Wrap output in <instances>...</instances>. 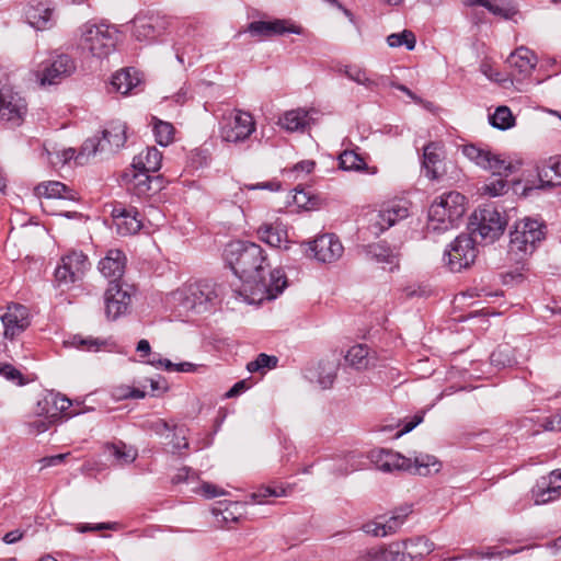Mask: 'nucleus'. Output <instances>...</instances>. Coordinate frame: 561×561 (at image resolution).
I'll return each mask as SVG.
<instances>
[{"instance_id": "f257e3e1", "label": "nucleus", "mask_w": 561, "mask_h": 561, "mask_svg": "<svg viewBox=\"0 0 561 561\" xmlns=\"http://www.w3.org/2000/svg\"><path fill=\"white\" fill-rule=\"evenodd\" d=\"M224 256L242 282L239 288L233 289L236 299L249 305L261 304L275 299L287 286L286 275L279 268L265 276L268 263L263 249L256 243L231 241L226 245Z\"/></svg>"}, {"instance_id": "f03ea898", "label": "nucleus", "mask_w": 561, "mask_h": 561, "mask_svg": "<svg viewBox=\"0 0 561 561\" xmlns=\"http://www.w3.org/2000/svg\"><path fill=\"white\" fill-rule=\"evenodd\" d=\"M462 153L478 167L500 176L499 179H494L484 184L482 188L484 194L491 197H496L508 192L510 184L505 179H503V176H508L514 173L518 168L517 164H514L502 154H497L473 144L465 145L462 147Z\"/></svg>"}, {"instance_id": "7ed1b4c3", "label": "nucleus", "mask_w": 561, "mask_h": 561, "mask_svg": "<svg viewBox=\"0 0 561 561\" xmlns=\"http://www.w3.org/2000/svg\"><path fill=\"white\" fill-rule=\"evenodd\" d=\"M546 234L547 226L539 219L526 217L517 221L510 233L508 260L517 265L524 264L546 239Z\"/></svg>"}, {"instance_id": "20e7f679", "label": "nucleus", "mask_w": 561, "mask_h": 561, "mask_svg": "<svg viewBox=\"0 0 561 561\" xmlns=\"http://www.w3.org/2000/svg\"><path fill=\"white\" fill-rule=\"evenodd\" d=\"M465 201L462 194L454 191L437 197L428 209L427 229L440 233L456 227L466 211Z\"/></svg>"}, {"instance_id": "39448f33", "label": "nucleus", "mask_w": 561, "mask_h": 561, "mask_svg": "<svg viewBox=\"0 0 561 561\" xmlns=\"http://www.w3.org/2000/svg\"><path fill=\"white\" fill-rule=\"evenodd\" d=\"M79 47L93 57L105 58L114 51L117 30L105 22H87L80 27Z\"/></svg>"}, {"instance_id": "423d86ee", "label": "nucleus", "mask_w": 561, "mask_h": 561, "mask_svg": "<svg viewBox=\"0 0 561 561\" xmlns=\"http://www.w3.org/2000/svg\"><path fill=\"white\" fill-rule=\"evenodd\" d=\"M370 462L375 465L378 470L383 472L410 471L420 476H427L431 470L430 467L436 465V460L430 455H417L413 461L392 450H373L370 453Z\"/></svg>"}, {"instance_id": "0eeeda50", "label": "nucleus", "mask_w": 561, "mask_h": 561, "mask_svg": "<svg viewBox=\"0 0 561 561\" xmlns=\"http://www.w3.org/2000/svg\"><path fill=\"white\" fill-rule=\"evenodd\" d=\"M172 301L184 311L205 312L217 299L213 285L195 283L185 285L171 294Z\"/></svg>"}, {"instance_id": "6e6552de", "label": "nucleus", "mask_w": 561, "mask_h": 561, "mask_svg": "<svg viewBox=\"0 0 561 561\" xmlns=\"http://www.w3.org/2000/svg\"><path fill=\"white\" fill-rule=\"evenodd\" d=\"M507 225L505 217L493 206L476 210L469 221L470 236L477 240L480 237L485 243L494 242Z\"/></svg>"}, {"instance_id": "1a4fd4ad", "label": "nucleus", "mask_w": 561, "mask_h": 561, "mask_svg": "<svg viewBox=\"0 0 561 561\" xmlns=\"http://www.w3.org/2000/svg\"><path fill=\"white\" fill-rule=\"evenodd\" d=\"M256 124L251 113L234 108L222 115L220 137L226 142L240 144L255 131Z\"/></svg>"}, {"instance_id": "9d476101", "label": "nucleus", "mask_w": 561, "mask_h": 561, "mask_svg": "<svg viewBox=\"0 0 561 561\" xmlns=\"http://www.w3.org/2000/svg\"><path fill=\"white\" fill-rule=\"evenodd\" d=\"M476 257V240L470 234L458 236L444 254V261L451 272H460L469 267Z\"/></svg>"}, {"instance_id": "9b49d317", "label": "nucleus", "mask_w": 561, "mask_h": 561, "mask_svg": "<svg viewBox=\"0 0 561 561\" xmlns=\"http://www.w3.org/2000/svg\"><path fill=\"white\" fill-rule=\"evenodd\" d=\"M242 33H249L252 37L262 41L287 33L300 35L304 33V28L294 24L290 20L274 19L271 21H253L244 30L239 31L237 36Z\"/></svg>"}, {"instance_id": "f8f14e48", "label": "nucleus", "mask_w": 561, "mask_h": 561, "mask_svg": "<svg viewBox=\"0 0 561 561\" xmlns=\"http://www.w3.org/2000/svg\"><path fill=\"white\" fill-rule=\"evenodd\" d=\"M26 112V102L20 93L9 85L0 87V121L19 126Z\"/></svg>"}, {"instance_id": "ddd939ff", "label": "nucleus", "mask_w": 561, "mask_h": 561, "mask_svg": "<svg viewBox=\"0 0 561 561\" xmlns=\"http://www.w3.org/2000/svg\"><path fill=\"white\" fill-rule=\"evenodd\" d=\"M408 216L409 207L405 201L390 202L379 211L370 214L369 229L378 236Z\"/></svg>"}, {"instance_id": "4468645a", "label": "nucleus", "mask_w": 561, "mask_h": 561, "mask_svg": "<svg viewBox=\"0 0 561 561\" xmlns=\"http://www.w3.org/2000/svg\"><path fill=\"white\" fill-rule=\"evenodd\" d=\"M90 266L88 256L82 252L72 251L62 256L61 264L55 271L56 280L60 285H69L80 280Z\"/></svg>"}, {"instance_id": "2eb2a0df", "label": "nucleus", "mask_w": 561, "mask_h": 561, "mask_svg": "<svg viewBox=\"0 0 561 561\" xmlns=\"http://www.w3.org/2000/svg\"><path fill=\"white\" fill-rule=\"evenodd\" d=\"M76 70L75 60L67 54H60L41 66L37 78L41 84H57Z\"/></svg>"}, {"instance_id": "dca6fc26", "label": "nucleus", "mask_w": 561, "mask_h": 561, "mask_svg": "<svg viewBox=\"0 0 561 561\" xmlns=\"http://www.w3.org/2000/svg\"><path fill=\"white\" fill-rule=\"evenodd\" d=\"M105 312L108 319L116 320L125 314L131 304L129 287L121 282H110L104 294Z\"/></svg>"}, {"instance_id": "f3484780", "label": "nucleus", "mask_w": 561, "mask_h": 561, "mask_svg": "<svg viewBox=\"0 0 561 561\" xmlns=\"http://www.w3.org/2000/svg\"><path fill=\"white\" fill-rule=\"evenodd\" d=\"M133 36L139 42H152L168 28L165 18L158 14H139L133 21Z\"/></svg>"}, {"instance_id": "a211bd4d", "label": "nucleus", "mask_w": 561, "mask_h": 561, "mask_svg": "<svg viewBox=\"0 0 561 561\" xmlns=\"http://www.w3.org/2000/svg\"><path fill=\"white\" fill-rule=\"evenodd\" d=\"M308 244L312 256L322 263L335 262L343 255L344 252V248L341 241L333 233H324L319 236Z\"/></svg>"}, {"instance_id": "6ab92c4d", "label": "nucleus", "mask_w": 561, "mask_h": 561, "mask_svg": "<svg viewBox=\"0 0 561 561\" xmlns=\"http://www.w3.org/2000/svg\"><path fill=\"white\" fill-rule=\"evenodd\" d=\"M1 321L4 336L13 340L28 328L31 323L28 309L20 304H11L1 316Z\"/></svg>"}, {"instance_id": "aec40b11", "label": "nucleus", "mask_w": 561, "mask_h": 561, "mask_svg": "<svg viewBox=\"0 0 561 561\" xmlns=\"http://www.w3.org/2000/svg\"><path fill=\"white\" fill-rule=\"evenodd\" d=\"M54 13L55 8L44 1L33 0L24 8L27 24L36 31L50 30L56 23Z\"/></svg>"}, {"instance_id": "412c9836", "label": "nucleus", "mask_w": 561, "mask_h": 561, "mask_svg": "<svg viewBox=\"0 0 561 561\" xmlns=\"http://www.w3.org/2000/svg\"><path fill=\"white\" fill-rule=\"evenodd\" d=\"M116 231L121 236L137 233L141 227L140 214L134 207L126 208L122 205L114 206L111 213Z\"/></svg>"}, {"instance_id": "4be33fe9", "label": "nucleus", "mask_w": 561, "mask_h": 561, "mask_svg": "<svg viewBox=\"0 0 561 561\" xmlns=\"http://www.w3.org/2000/svg\"><path fill=\"white\" fill-rule=\"evenodd\" d=\"M412 512L411 506H402L396 508L391 516L382 522L374 523L366 526V533L373 534L377 537H385L389 534L396 533L399 527L404 523L408 515Z\"/></svg>"}, {"instance_id": "5701e85b", "label": "nucleus", "mask_w": 561, "mask_h": 561, "mask_svg": "<svg viewBox=\"0 0 561 561\" xmlns=\"http://www.w3.org/2000/svg\"><path fill=\"white\" fill-rule=\"evenodd\" d=\"M412 512L411 506H402L396 508L391 516L382 522L374 523L366 526V533L373 534L377 537H385L389 534L396 533L399 527L404 523L408 515Z\"/></svg>"}, {"instance_id": "b1692460", "label": "nucleus", "mask_w": 561, "mask_h": 561, "mask_svg": "<svg viewBox=\"0 0 561 561\" xmlns=\"http://www.w3.org/2000/svg\"><path fill=\"white\" fill-rule=\"evenodd\" d=\"M365 254L369 261L389 266V271L399 267L400 253L383 242L373 243L365 247Z\"/></svg>"}, {"instance_id": "393cba45", "label": "nucleus", "mask_w": 561, "mask_h": 561, "mask_svg": "<svg viewBox=\"0 0 561 561\" xmlns=\"http://www.w3.org/2000/svg\"><path fill=\"white\" fill-rule=\"evenodd\" d=\"M126 256L123 251L110 250L99 263V270L110 282H119L124 274Z\"/></svg>"}, {"instance_id": "a878e982", "label": "nucleus", "mask_w": 561, "mask_h": 561, "mask_svg": "<svg viewBox=\"0 0 561 561\" xmlns=\"http://www.w3.org/2000/svg\"><path fill=\"white\" fill-rule=\"evenodd\" d=\"M537 175L540 188L561 185V156L541 161L537 167Z\"/></svg>"}, {"instance_id": "bb28decb", "label": "nucleus", "mask_w": 561, "mask_h": 561, "mask_svg": "<svg viewBox=\"0 0 561 561\" xmlns=\"http://www.w3.org/2000/svg\"><path fill=\"white\" fill-rule=\"evenodd\" d=\"M127 125L122 121H112L102 130V142L106 150H118L127 140Z\"/></svg>"}, {"instance_id": "cd10ccee", "label": "nucleus", "mask_w": 561, "mask_h": 561, "mask_svg": "<svg viewBox=\"0 0 561 561\" xmlns=\"http://www.w3.org/2000/svg\"><path fill=\"white\" fill-rule=\"evenodd\" d=\"M506 62L517 73L528 76L534 70L537 58L530 49L522 46L508 56Z\"/></svg>"}, {"instance_id": "c85d7f7f", "label": "nucleus", "mask_w": 561, "mask_h": 561, "mask_svg": "<svg viewBox=\"0 0 561 561\" xmlns=\"http://www.w3.org/2000/svg\"><path fill=\"white\" fill-rule=\"evenodd\" d=\"M135 171L130 180V190H133L135 195L142 196L151 191H160L162 188V179L160 175L152 176L149 174L150 172L147 171Z\"/></svg>"}, {"instance_id": "c756f323", "label": "nucleus", "mask_w": 561, "mask_h": 561, "mask_svg": "<svg viewBox=\"0 0 561 561\" xmlns=\"http://www.w3.org/2000/svg\"><path fill=\"white\" fill-rule=\"evenodd\" d=\"M257 234L260 240L273 248H282L283 243L288 242L286 227L279 221L262 225L257 229Z\"/></svg>"}, {"instance_id": "7c9ffc66", "label": "nucleus", "mask_w": 561, "mask_h": 561, "mask_svg": "<svg viewBox=\"0 0 561 561\" xmlns=\"http://www.w3.org/2000/svg\"><path fill=\"white\" fill-rule=\"evenodd\" d=\"M278 124L289 133L305 131L310 124L309 112L304 108L287 111L279 118Z\"/></svg>"}, {"instance_id": "2f4dec72", "label": "nucleus", "mask_w": 561, "mask_h": 561, "mask_svg": "<svg viewBox=\"0 0 561 561\" xmlns=\"http://www.w3.org/2000/svg\"><path fill=\"white\" fill-rule=\"evenodd\" d=\"M162 153L156 147H148L138 153L133 161L135 170L157 172L161 168Z\"/></svg>"}, {"instance_id": "473e14b6", "label": "nucleus", "mask_w": 561, "mask_h": 561, "mask_svg": "<svg viewBox=\"0 0 561 561\" xmlns=\"http://www.w3.org/2000/svg\"><path fill=\"white\" fill-rule=\"evenodd\" d=\"M138 72L133 68L123 69L113 75L111 84L123 95L128 94L140 84Z\"/></svg>"}, {"instance_id": "72a5a7b5", "label": "nucleus", "mask_w": 561, "mask_h": 561, "mask_svg": "<svg viewBox=\"0 0 561 561\" xmlns=\"http://www.w3.org/2000/svg\"><path fill=\"white\" fill-rule=\"evenodd\" d=\"M35 193L47 198L76 199L73 192L64 183L57 181L38 184L35 187Z\"/></svg>"}, {"instance_id": "f704fd0d", "label": "nucleus", "mask_w": 561, "mask_h": 561, "mask_svg": "<svg viewBox=\"0 0 561 561\" xmlns=\"http://www.w3.org/2000/svg\"><path fill=\"white\" fill-rule=\"evenodd\" d=\"M376 561H404L407 542H392L389 546L371 548Z\"/></svg>"}, {"instance_id": "c9c22d12", "label": "nucleus", "mask_w": 561, "mask_h": 561, "mask_svg": "<svg viewBox=\"0 0 561 561\" xmlns=\"http://www.w3.org/2000/svg\"><path fill=\"white\" fill-rule=\"evenodd\" d=\"M337 72L345 76L347 79L364 85L368 90H374L377 82L368 77L367 71L357 65H346L340 67Z\"/></svg>"}, {"instance_id": "e433bc0d", "label": "nucleus", "mask_w": 561, "mask_h": 561, "mask_svg": "<svg viewBox=\"0 0 561 561\" xmlns=\"http://www.w3.org/2000/svg\"><path fill=\"white\" fill-rule=\"evenodd\" d=\"M438 145L435 142H430L424 147L423 152V168L425 170V174L431 180H436L438 178V167L440 163L439 154L437 153Z\"/></svg>"}, {"instance_id": "4c0bfd02", "label": "nucleus", "mask_w": 561, "mask_h": 561, "mask_svg": "<svg viewBox=\"0 0 561 561\" xmlns=\"http://www.w3.org/2000/svg\"><path fill=\"white\" fill-rule=\"evenodd\" d=\"M369 348L364 344H356L352 346L346 355L345 362L356 370L366 369L369 365Z\"/></svg>"}, {"instance_id": "58836bf2", "label": "nucleus", "mask_w": 561, "mask_h": 561, "mask_svg": "<svg viewBox=\"0 0 561 561\" xmlns=\"http://www.w3.org/2000/svg\"><path fill=\"white\" fill-rule=\"evenodd\" d=\"M105 448L118 465L131 463L137 458V450L127 447L123 442L107 444Z\"/></svg>"}, {"instance_id": "ea45409f", "label": "nucleus", "mask_w": 561, "mask_h": 561, "mask_svg": "<svg viewBox=\"0 0 561 561\" xmlns=\"http://www.w3.org/2000/svg\"><path fill=\"white\" fill-rule=\"evenodd\" d=\"M531 494L536 504H546L560 496V492L546 481V477L537 481V484L531 490Z\"/></svg>"}, {"instance_id": "a19ab883", "label": "nucleus", "mask_w": 561, "mask_h": 561, "mask_svg": "<svg viewBox=\"0 0 561 561\" xmlns=\"http://www.w3.org/2000/svg\"><path fill=\"white\" fill-rule=\"evenodd\" d=\"M105 144L102 142V139L99 137L88 138L81 146L80 151L76 157L77 164H85L89 159L96 154L99 151H104Z\"/></svg>"}, {"instance_id": "79ce46f5", "label": "nucleus", "mask_w": 561, "mask_h": 561, "mask_svg": "<svg viewBox=\"0 0 561 561\" xmlns=\"http://www.w3.org/2000/svg\"><path fill=\"white\" fill-rule=\"evenodd\" d=\"M489 121L493 127L500 130L510 129L515 125V117L510 107L505 105L499 106L495 112L490 115Z\"/></svg>"}, {"instance_id": "37998d69", "label": "nucleus", "mask_w": 561, "mask_h": 561, "mask_svg": "<svg viewBox=\"0 0 561 561\" xmlns=\"http://www.w3.org/2000/svg\"><path fill=\"white\" fill-rule=\"evenodd\" d=\"M340 168L345 171H365L368 167L365 160L353 150H345L339 157Z\"/></svg>"}, {"instance_id": "c03bdc74", "label": "nucleus", "mask_w": 561, "mask_h": 561, "mask_svg": "<svg viewBox=\"0 0 561 561\" xmlns=\"http://www.w3.org/2000/svg\"><path fill=\"white\" fill-rule=\"evenodd\" d=\"M407 549L409 547L413 548L412 551L408 552V556L411 559L423 558L430 554L434 550V542L424 537H419L416 539L407 540Z\"/></svg>"}, {"instance_id": "a18cd8bd", "label": "nucleus", "mask_w": 561, "mask_h": 561, "mask_svg": "<svg viewBox=\"0 0 561 561\" xmlns=\"http://www.w3.org/2000/svg\"><path fill=\"white\" fill-rule=\"evenodd\" d=\"M387 44L390 47L404 46L408 50H413L415 48L416 38L412 31L404 30L401 33H392L387 36Z\"/></svg>"}, {"instance_id": "49530a36", "label": "nucleus", "mask_w": 561, "mask_h": 561, "mask_svg": "<svg viewBox=\"0 0 561 561\" xmlns=\"http://www.w3.org/2000/svg\"><path fill=\"white\" fill-rule=\"evenodd\" d=\"M367 465L368 462L362 454L351 453L346 456L345 467L337 468L335 472L339 476H346L351 472L365 469Z\"/></svg>"}, {"instance_id": "de8ad7c7", "label": "nucleus", "mask_w": 561, "mask_h": 561, "mask_svg": "<svg viewBox=\"0 0 561 561\" xmlns=\"http://www.w3.org/2000/svg\"><path fill=\"white\" fill-rule=\"evenodd\" d=\"M153 134L160 146H168L174 139V127L171 123L157 121L153 125Z\"/></svg>"}, {"instance_id": "09e8293b", "label": "nucleus", "mask_w": 561, "mask_h": 561, "mask_svg": "<svg viewBox=\"0 0 561 561\" xmlns=\"http://www.w3.org/2000/svg\"><path fill=\"white\" fill-rule=\"evenodd\" d=\"M69 343L79 350H84V351H90V352H98L101 350L102 346L106 345L105 340H101V339L92 337V336L83 337L81 335L72 336V339L70 340Z\"/></svg>"}, {"instance_id": "8fccbe9b", "label": "nucleus", "mask_w": 561, "mask_h": 561, "mask_svg": "<svg viewBox=\"0 0 561 561\" xmlns=\"http://www.w3.org/2000/svg\"><path fill=\"white\" fill-rule=\"evenodd\" d=\"M484 8L491 13L505 19L515 14V10L508 0H485Z\"/></svg>"}, {"instance_id": "3c124183", "label": "nucleus", "mask_w": 561, "mask_h": 561, "mask_svg": "<svg viewBox=\"0 0 561 561\" xmlns=\"http://www.w3.org/2000/svg\"><path fill=\"white\" fill-rule=\"evenodd\" d=\"M277 363H278V358L276 356H271L265 353H261L257 355V357L254 360L249 362L247 364V369L250 373H255V371H260L265 368H268V369L275 368Z\"/></svg>"}, {"instance_id": "603ef678", "label": "nucleus", "mask_w": 561, "mask_h": 561, "mask_svg": "<svg viewBox=\"0 0 561 561\" xmlns=\"http://www.w3.org/2000/svg\"><path fill=\"white\" fill-rule=\"evenodd\" d=\"M285 495H287V491L285 488H283L280 485H274V486L267 485V486L260 488L256 492H253L251 494V497L255 503L261 504L267 497H271V496L279 497V496H285Z\"/></svg>"}, {"instance_id": "864d4df0", "label": "nucleus", "mask_w": 561, "mask_h": 561, "mask_svg": "<svg viewBox=\"0 0 561 561\" xmlns=\"http://www.w3.org/2000/svg\"><path fill=\"white\" fill-rule=\"evenodd\" d=\"M0 376L16 386H23L26 383V379L23 374L9 363H0Z\"/></svg>"}, {"instance_id": "5fc2aeb1", "label": "nucleus", "mask_w": 561, "mask_h": 561, "mask_svg": "<svg viewBox=\"0 0 561 561\" xmlns=\"http://www.w3.org/2000/svg\"><path fill=\"white\" fill-rule=\"evenodd\" d=\"M511 348L506 346H500L492 352L490 359L494 366L506 367L511 366L514 359L511 357Z\"/></svg>"}, {"instance_id": "6e6d98bb", "label": "nucleus", "mask_w": 561, "mask_h": 561, "mask_svg": "<svg viewBox=\"0 0 561 561\" xmlns=\"http://www.w3.org/2000/svg\"><path fill=\"white\" fill-rule=\"evenodd\" d=\"M114 397L118 400L144 399L146 397V392L139 388H134L130 386H122V387L115 388Z\"/></svg>"}, {"instance_id": "4d7b16f0", "label": "nucleus", "mask_w": 561, "mask_h": 561, "mask_svg": "<svg viewBox=\"0 0 561 561\" xmlns=\"http://www.w3.org/2000/svg\"><path fill=\"white\" fill-rule=\"evenodd\" d=\"M56 417H57V414H53L51 416L46 417V419L34 420L28 423L30 431L34 434L44 433L47 430H49V427L54 423L53 419H56Z\"/></svg>"}, {"instance_id": "13d9d810", "label": "nucleus", "mask_w": 561, "mask_h": 561, "mask_svg": "<svg viewBox=\"0 0 561 561\" xmlns=\"http://www.w3.org/2000/svg\"><path fill=\"white\" fill-rule=\"evenodd\" d=\"M115 523H99V524H78L76 529L79 533L100 531L105 529H115Z\"/></svg>"}, {"instance_id": "bf43d9fd", "label": "nucleus", "mask_w": 561, "mask_h": 561, "mask_svg": "<svg viewBox=\"0 0 561 561\" xmlns=\"http://www.w3.org/2000/svg\"><path fill=\"white\" fill-rule=\"evenodd\" d=\"M195 478V472L188 468L183 467L178 470V472L172 477L171 482L173 484H180L183 482H188L190 480H193Z\"/></svg>"}, {"instance_id": "052dcab7", "label": "nucleus", "mask_w": 561, "mask_h": 561, "mask_svg": "<svg viewBox=\"0 0 561 561\" xmlns=\"http://www.w3.org/2000/svg\"><path fill=\"white\" fill-rule=\"evenodd\" d=\"M244 188L248 190H267L271 192H276L280 188V183L277 181H267V182H261L256 184H245Z\"/></svg>"}, {"instance_id": "680f3d73", "label": "nucleus", "mask_w": 561, "mask_h": 561, "mask_svg": "<svg viewBox=\"0 0 561 561\" xmlns=\"http://www.w3.org/2000/svg\"><path fill=\"white\" fill-rule=\"evenodd\" d=\"M201 491L207 499H214L224 494L222 490H219L216 485L207 482L202 484Z\"/></svg>"}, {"instance_id": "e2e57ef3", "label": "nucleus", "mask_w": 561, "mask_h": 561, "mask_svg": "<svg viewBox=\"0 0 561 561\" xmlns=\"http://www.w3.org/2000/svg\"><path fill=\"white\" fill-rule=\"evenodd\" d=\"M69 454H59L41 459L42 468L53 467L61 463Z\"/></svg>"}, {"instance_id": "0e129e2a", "label": "nucleus", "mask_w": 561, "mask_h": 561, "mask_svg": "<svg viewBox=\"0 0 561 561\" xmlns=\"http://www.w3.org/2000/svg\"><path fill=\"white\" fill-rule=\"evenodd\" d=\"M543 427L547 431H561V413L545 420Z\"/></svg>"}, {"instance_id": "69168bd1", "label": "nucleus", "mask_w": 561, "mask_h": 561, "mask_svg": "<svg viewBox=\"0 0 561 561\" xmlns=\"http://www.w3.org/2000/svg\"><path fill=\"white\" fill-rule=\"evenodd\" d=\"M23 536H24L23 531H21L20 529H15V530L7 533L3 536L2 540L7 545H12V543L20 541L23 538Z\"/></svg>"}, {"instance_id": "338daca9", "label": "nucleus", "mask_w": 561, "mask_h": 561, "mask_svg": "<svg viewBox=\"0 0 561 561\" xmlns=\"http://www.w3.org/2000/svg\"><path fill=\"white\" fill-rule=\"evenodd\" d=\"M546 481L553 488H556L557 491L561 493V471L556 470L552 471L549 477H546Z\"/></svg>"}, {"instance_id": "774afa93", "label": "nucleus", "mask_w": 561, "mask_h": 561, "mask_svg": "<svg viewBox=\"0 0 561 561\" xmlns=\"http://www.w3.org/2000/svg\"><path fill=\"white\" fill-rule=\"evenodd\" d=\"M53 403L61 413L66 412L71 405V401L68 398L61 396H56Z\"/></svg>"}]
</instances>
